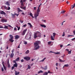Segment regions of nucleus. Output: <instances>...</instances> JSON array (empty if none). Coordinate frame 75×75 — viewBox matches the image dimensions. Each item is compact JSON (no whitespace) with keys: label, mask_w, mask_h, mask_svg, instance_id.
<instances>
[{"label":"nucleus","mask_w":75,"mask_h":75,"mask_svg":"<svg viewBox=\"0 0 75 75\" xmlns=\"http://www.w3.org/2000/svg\"><path fill=\"white\" fill-rule=\"evenodd\" d=\"M4 28H6V29H8V26H5Z\"/></svg>","instance_id":"36"},{"label":"nucleus","mask_w":75,"mask_h":75,"mask_svg":"<svg viewBox=\"0 0 75 75\" xmlns=\"http://www.w3.org/2000/svg\"><path fill=\"white\" fill-rule=\"evenodd\" d=\"M28 50L25 52V54H28Z\"/></svg>","instance_id":"40"},{"label":"nucleus","mask_w":75,"mask_h":75,"mask_svg":"<svg viewBox=\"0 0 75 75\" xmlns=\"http://www.w3.org/2000/svg\"><path fill=\"white\" fill-rule=\"evenodd\" d=\"M20 74L19 71H15V75H18Z\"/></svg>","instance_id":"9"},{"label":"nucleus","mask_w":75,"mask_h":75,"mask_svg":"<svg viewBox=\"0 0 75 75\" xmlns=\"http://www.w3.org/2000/svg\"><path fill=\"white\" fill-rule=\"evenodd\" d=\"M56 35V33H53V36H52V35L51 36V38L52 40H54V38H55V36Z\"/></svg>","instance_id":"4"},{"label":"nucleus","mask_w":75,"mask_h":75,"mask_svg":"<svg viewBox=\"0 0 75 75\" xmlns=\"http://www.w3.org/2000/svg\"><path fill=\"white\" fill-rule=\"evenodd\" d=\"M51 44V42H48V45H50Z\"/></svg>","instance_id":"41"},{"label":"nucleus","mask_w":75,"mask_h":75,"mask_svg":"<svg viewBox=\"0 0 75 75\" xmlns=\"http://www.w3.org/2000/svg\"><path fill=\"white\" fill-rule=\"evenodd\" d=\"M14 67H15L13 66L12 67L11 70H13V69L14 68Z\"/></svg>","instance_id":"50"},{"label":"nucleus","mask_w":75,"mask_h":75,"mask_svg":"<svg viewBox=\"0 0 75 75\" xmlns=\"http://www.w3.org/2000/svg\"><path fill=\"white\" fill-rule=\"evenodd\" d=\"M9 41H10V42H14V40H13V39H9Z\"/></svg>","instance_id":"17"},{"label":"nucleus","mask_w":75,"mask_h":75,"mask_svg":"<svg viewBox=\"0 0 75 75\" xmlns=\"http://www.w3.org/2000/svg\"><path fill=\"white\" fill-rule=\"evenodd\" d=\"M26 0H21L20 3H21V6H20V8L23 10H25V7H24V2H25Z\"/></svg>","instance_id":"3"},{"label":"nucleus","mask_w":75,"mask_h":75,"mask_svg":"<svg viewBox=\"0 0 75 75\" xmlns=\"http://www.w3.org/2000/svg\"><path fill=\"white\" fill-rule=\"evenodd\" d=\"M64 36H65V32H63V33L62 35V37H64Z\"/></svg>","instance_id":"35"},{"label":"nucleus","mask_w":75,"mask_h":75,"mask_svg":"<svg viewBox=\"0 0 75 75\" xmlns=\"http://www.w3.org/2000/svg\"><path fill=\"white\" fill-rule=\"evenodd\" d=\"M24 60H23V59H22L21 60V62H24Z\"/></svg>","instance_id":"54"},{"label":"nucleus","mask_w":75,"mask_h":75,"mask_svg":"<svg viewBox=\"0 0 75 75\" xmlns=\"http://www.w3.org/2000/svg\"><path fill=\"white\" fill-rule=\"evenodd\" d=\"M71 46V45H70V44H68L67 46Z\"/></svg>","instance_id":"62"},{"label":"nucleus","mask_w":75,"mask_h":75,"mask_svg":"<svg viewBox=\"0 0 75 75\" xmlns=\"http://www.w3.org/2000/svg\"><path fill=\"white\" fill-rule=\"evenodd\" d=\"M45 68H44L42 67H41V68H42V69H44V70H46L47 69V66H45Z\"/></svg>","instance_id":"10"},{"label":"nucleus","mask_w":75,"mask_h":75,"mask_svg":"<svg viewBox=\"0 0 75 75\" xmlns=\"http://www.w3.org/2000/svg\"><path fill=\"white\" fill-rule=\"evenodd\" d=\"M29 15H30L31 17H32L33 18H34V16H33V13H29Z\"/></svg>","instance_id":"19"},{"label":"nucleus","mask_w":75,"mask_h":75,"mask_svg":"<svg viewBox=\"0 0 75 75\" xmlns=\"http://www.w3.org/2000/svg\"><path fill=\"white\" fill-rule=\"evenodd\" d=\"M18 65V64H17V63H16L13 65V66L17 68V67Z\"/></svg>","instance_id":"16"},{"label":"nucleus","mask_w":75,"mask_h":75,"mask_svg":"<svg viewBox=\"0 0 75 75\" xmlns=\"http://www.w3.org/2000/svg\"><path fill=\"white\" fill-rule=\"evenodd\" d=\"M15 16H16V15H15V13H14V14H12V18H15Z\"/></svg>","instance_id":"22"},{"label":"nucleus","mask_w":75,"mask_h":75,"mask_svg":"<svg viewBox=\"0 0 75 75\" xmlns=\"http://www.w3.org/2000/svg\"><path fill=\"white\" fill-rule=\"evenodd\" d=\"M24 44H25V45H26L27 44V42L25 41H24Z\"/></svg>","instance_id":"37"},{"label":"nucleus","mask_w":75,"mask_h":75,"mask_svg":"<svg viewBox=\"0 0 75 75\" xmlns=\"http://www.w3.org/2000/svg\"><path fill=\"white\" fill-rule=\"evenodd\" d=\"M39 15V13H35V14L34 15V17H38Z\"/></svg>","instance_id":"7"},{"label":"nucleus","mask_w":75,"mask_h":75,"mask_svg":"<svg viewBox=\"0 0 75 75\" xmlns=\"http://www.w3.org/2000/svg\"><path fill=\"white\" fill-rule=\"evenodd\" d=\"M15 39L16 40V39H18V38H20V36L17 35L15 36Z\"/></svg>","instance_id":"8"},{"label":"nucleus","mask_w":75,"mask_h":75,"mask_svg":"<svg viewBox=\"0 0 75 75\" xmlns=\"http://www.w3.org/2000/svg\"><path fill=\"white\" fill-rule=\"evenodd\" d=\"M16 27H17L18 28V30H20V27H18V26H16Z\"/></svg>","instance_id":"33"},{"label":"nucleus","mask_w":75,"mask_h":75,"mask_svg":"<svg viewBox=\"0 0 75 75\" xmlns=\"http://www.w3.org/2000/svg\"><path fill=\"white\" fill-rule=\"evenodd\" d=\"M34 64V63H32L31 64H30V66L31 67L32 66V65H33Z\"/></svg>","instance_id":"60"},{"label":"nucleus","mask_w":75,"mask_h":75,"mask_svg":"<svg viewBox=\"0 0 75 75\" xmlns=\"http://www.w3.org/2000/svg\"><path fill=\"white\" fill-rule=\"evenodd\" d=\"M55 54H59L60 53L59 52H57L55 53Z\"/></svg>","instance_id":"39"},{"label":"nucleus","mask_w":75,"mask_h":75,"mask_svg":"<svg viewBox=\"0 0 75 75\" xmlns=\"http://www.w3.org/2000/svg\"><path fill=\"white\" fill-rule=\"evenodd\" d=\"M41 33L40 32L37 31L36 33H35L33 36V37L35 39L36 38H37L38 37H41Z\"/></svg>","instance_id":"2"},{"label":"nucleus","mask_w":75,"mask_h":75,"mask_svg":"<svg viewBox=\"0 0 75 75\" xmlns=\"http://www.w3.org/2000/svg\"><path fill=\"white\" fill-rule=\"evenodd\" d=\"M7 64L8 65V68H10V63H9V60L8 61Z\"/></svg>","instance_id":"12"},{"label":"nucleus","mask_w":75,"mask_h":75,"mask_svg":"<svg viewBox=\"0 0 75 75\" xmlns=\"http://www.w3.org/2000/svg\"><path fill=\"white\" fill-rule=\"evenodd\" d=\"M71 51H72V50H70V51H68L69 52H68V54H71Z\"/></svg>","instance_id":"38"},{"label":"nucleus","mask_w":75,"mask_h":75,"mask_svg":"<svg viewBox=\"0 0 75 75\" xmlns=\"http://www.w3.org/2000/svg\"><path fill=\"white\" fill-rule=\"evenodd\" d=\"M3 7L5 9H7V7L6 6H4Z\"/></svg>","instance_id":"44"},{"label":"nucleus","mask_w":75,"mask_h":75,"mask_svg":"<svg viewBox=\"0 0 75 75\" xmlns=\"http://www.w3.org/2000/svg\"><path fill=\"white\" fill-rule=\"evenodd\" d=\"M16 30H17V28H14V30H15V31H16Z\"/></svg>","instance_id":"59"},{"label":"nucleus","mask_w":75,"mask_h":75,"mask_svg":"<svg viewBox=\"0 0 75 75\" xmlns=\"http://www.w3.org/2000/svg\"><path fill=\"white\" fill-rule=\"evenodd\" d=\"M48 73L47 72H45L43 74V75H47Z\"/></svg>","instance_id":"27"},{"label":"nucleus","mask_w":75,"mask_h":75,"mask_svg":"<svg viewBox=\"0 0 75 75\" xmlns=\"http://www.w3.org/2000/svg\"><path fill=\"white\" fill-rule=\"evenodd\" d=\"M40 26L42 27H43L44 28H45L46 27V26L44 25L40 24Z\"/></svg>","instance_id":"20"},{"label":"nucleus","mask_w":75,"mask_h":75,"mask_svg":"<svg viewBox=\"0 0 75 75\" xmlns=\"http://www.w3.org/2000/svg\"><path fill=\"white\" fill-rule=\"evenodd\" d=\"M71 35H68L67 36V37H68V38H69V37H71Z\"/></svg>","instance_id":"61"},{"label":"nucleus","mask_w":75,"mask_h":75,"mask_svg":"<svg viewBox=\"0 0 75 75\" xmlns=\"http://www.w3.org/2000/svg\"><path fill=\"white\" fill-rule=\"evenodd\" d=\"M73 33L74 34V35H75V30H74L73 31Z\"/></svg>","instance_id":"57"},{"label":"nucleus","mask_w":75,"mask_h":75,"mask_svg":"<svg viewBox=\"0 0 75 75\" xmlns=\"http://www.w3.org/2000/svg\"><path fill=\"white\" fill-rule=\"evenodd\" d=\"M26 31H27V29H26L23 32V33L22 34L23 35H24L25 33H26Z\"/></svg>","instance_id":"15"},{"label":"nucleus","mask_w":75,"mask_h":75,"mask_svg":"<svg viewBox=\"0 0 75 75\" xmlns=\"http://www.w3.org/2000/svg\"><path fill=\"white\" fill-rule=\"evenodd\" d=\"M5 4L7 6H10V4L9 3V2L8 1H7L6 2Z\"/></svg>","instance_id":"14"},{"label":"nucleus","mask_w":75,"mask_h":75,"mask_svg":"<svg viewBox=\"0 0 75 75\" xmlns=\"http://www.w3.org/2000/svg\"><path fill=\"white\" fill-rule=\"evenodd\" d=\"M71 6L72 7V8H74L75 7V4H74L73 5H71Z\"/></svg>","instance_id":"29"},{"label":"nucleus","mask_w":75,"mask_h":75,"mask_svg":"<svg viewBox=\"0 0 75 75\" xmlns=\"http://www.w3.org/2000/svg\"><path fill=\"white\" fill-rule=\"evenodd\" d=\"M66 11H62L61 12V13H62V14L64 13H65Z\"/></svg>","instance_id":"34"},{"label":"nucleus","mask_w":75,"mask_h":75,"mask_svg":"<svg viewBox=\"0 0 75 75\" xmlns=\"http://www.w3.org/2000/svg\"><path fill=\"white\" fill-rule=\"evenodd\" d=\"M17 10L18 11V13H19V12H21V11H22V12H23V11L21 10V9H20V8H17Z\"/></svg>","instance_id":"13"},{"label":"nucleus","mask_w":75,"mask_h":75,"mask_svg":"<svg viewBox=\"0 0 75 75\" xmlns=\"http://www.w3.org/2000/svg\"><path fill=\"white\" fill-rule=\"evenodd\" d=\"M43 72L42 70H40V71H38V74H40V73H43Z\"/></svg>","instance_id":"31"},{"label":"nucleus","mask_w":75,"mask_h":75,"mask_svg":"<svg viewBox=\"0 0 75 75\" xmlns=\"http://www.w3.org/2000/svg\"><path fill=\"white\" fill-rule=\"evenodd\" d=\"M27 26V24H25L23 26V27H26Z\"/></svg>","instance_id":"45"},{"label":"nucleus","mask_w":75,"mask_h":75,"mask_svg":"<svg viewBox=\"0 0 75 75\" xmlns=\"http://www.w3.org/2000/svg\"><path fill=\"white\" fill-rule=\"evenodd\" d=\"M13 56H14V53H11V58H13Z\"/></svg>","instance_id":"24"},{"label":"nucleus","mask_w":75,"mask_h":75,"mask_svg":"<svg viewBox=\"0 0 75 75\" xmlns=\"http://www.w3.org/2000/svg\"><path fill=\"white\" fill-rule=\"evenodd\" d=\"M15 15H16V16L17 17H18V15H19V13H18V14H17L16 13H15Z\"/></svg>","instance_id":"47"},{"label":"nucleus","mask_w":75,"mask_h":75,"mask_svg":"<svg viewBox=\"0 0 75 75\" xmlns=\"http://www.w3.org/2000/svg\"><path fill=\"white\" fill-rule=\"evenodd\" d=\"M64 66L65 67H69V65L68 64H65L64 65Z\"/></svg>","instance_id":"30"},{"label":"nucleus","mask_w":75,"mask_h":75,"mask_svg":"<svg viewBox=\"0 0 75 75\" xmlns=\"http://www.w3.org/2000/svg\"><path fill=\"white\" fill-rule=\"evenodd\" d=\"M31 68L30 67V65H28V69H30Z\"/></svg>","instance_id":"55"},{"label":"nucleus","mask_w":75,"mask_h":75,"mask_svg":"<svg viewBox=\"0 0 75 75\" xmlns=\"http://www.w3.org/2000/svg\"><path fill=\"white\" fill-rule=\"evenodd\" d=\"M9 37L10 38V39H13V36L11 35H9Z\"/></svg>","instance_id":"21"},{"label":"nucleus","mask_w":75,"mask_h":75,"mask_svg":"<svg viewBox=\"0 0 75 75\" xmlns=\"http://www.w3.org/2000/svg\"><path fill=\"white\" fill-rule=\"evenodd\" d=\"M14 49H13L12 51V54H14L13 52H14Z\"/></svg>","instance_id":"46"},{"label":"nucleus","mask_w":75,"mask_h":75,"mask_svg":"<svg viewBox=\"0 0 75 75\" xmlns=\"http://www.w3.org/2000/svg\"><path fill=\"white\" fill-rule=\"evenodd\" d=\"M40 44H41V41H38L35 42L34 43V47L35 48V50H36L39 49V48H40V47L38 45Z\"/></svg>","instance_id":"1"},{"label":"nucleus","mask_w":75,"mask_h":75,"mask_svg":"<svg viewBox=\"0 0 75 75\" xmlns=\"http://www.w3.org/2000/svg\"><path fill=\"white\" fill-rule=\"evenodd\" d=\"M46 59V57H45L44 58V59H42V60L40 61V62H43V61H44V60Z\"/></svg>","instance_id":"28"},{"label":"nucleus","mask_w":75,"mask_h":75,"mask_svg":"<svg viewBox=\"0 0 75 75\" xmlns=\"http://www.w3.org/2000/svg\"><path fill=\"white\" fill-rule=\"evenodd\" d=\"M28 25H30V28H32L33 25H31V24L30 23H28Z\"/></svg>","instance_id":"23"},{"label":"nucleus","mask_w":75,"mask_h":75,"mask_svg":"<svg viewBox=\"0 0 75 75\" xmlns=\"http://www.w3.org/2000/svg\"><path fill=\"white\" fill-rule=\"evenodd\" d=\"M21 14L22 15H23V16H24V15L25 14V13H24V12H22L21 13Z\"/></svg>","instance_id":"53"},{"label":"nucleus","mask_w":75,"mask_h":75,"mask_svg":"<svg viewBox=\"0 0 75 75\" xmlns=\"http://www.w3.org/2000/svg\"><path fill=\"white\" fill-rule=\"evenodd\" d=\"M0 13L1 14H3L4 15V16H5L6 14V13L3 11H1Z\"/></svg>","instance_id":"6"},{"label":"nucleus","mask_w":75,"mask_h":75,"mask_svg":"<svg viewBox=\"0 0 75 75\" xmlns=\"http://www.w3.org/2000/svg\"><path fill=\"white\" fill-rule=\"evenodd\" d=\"M16 61L18 62V61L20 60V58L18 57L16 59Z\"/></svg>","instance_id":"26"},{"label":"nucleus","mask_w":75,"mask_h":75,"mask_svg":"<svg viewBox=\"0 0 75 75\" xmlns=\"http://www.w3.org/2000/svg\"><path fill=\"white\" fill-rule=\"evenodd\" d=\"M59 61H60V62H65V60H61L60 59H59Z\"/></svg>","instance_id":"25"},{"label":"nucleus","mask_w":75,"mask_h":75,"mask_svg":"<svg viewBox=\"0 0 75 75\" xmlns=\"http://www.w3.org/2000/svg\"><path fill=\"white\" fill-rule=\"evenodd\" d=\"M7 10H10V7L9 6Z\"/></svg>","instance_id":"48"},{"label":"nucleus","mask_w":75,"mask_h":75,"mask_svg":"<svg viewBox=\"0 0 75 75\" xmlns=\"http://www.w3.org/2000/svg\"><path fill=\"white\" fill-rule=\"evenodd\" d=\"M1 69L2 72H3V71H4V69H3V68L2 67H1Z\"/></svg>","instance_id":"42"},{"label":"nucleus","mask_w":75,"mask_h":75,"mask_svg":"<svg viewBox=\"0 0 75 75\" xmlns=\"http://www.w3.org/2000/svg\"><path fill=\"white\" fill-rule=\"evenodd\" d=\"M24 59H25L26 61H28V57H24Z\"/></svg>","instance_id":"11"},{"label":"nucleus","mask_w":75,"mask_h":75,"mask_svg":"<svg viewBox=\"0 0 75 75\" xmlns=\"http://www.w3.org/2000/svg\"><path fill=\"white\" fill-rule=\"evenodd\" d=\"M75 40V38H74L72 39H71V40H72V41H74V40Z\"/></svg>","instance_id":"52"},{"label":"nucleus","mask_w":75,"mask_h":75,"mask_svg":"<svg viewBox=\"0 0 75 75\" xmlns=\"http://www.w3.org/2000/svg\"><path fill=\"white\" fill-rule=\"evenodd\" d=\"M61 48H62V47H63V45H60V46Z\"/></svg>","instance_id":"64"},{"label":"nucleus","mask_w":75,"mask_h":75,"mask_svg":"<svg viewBox=\"0 0 75 75\" xmlns=\"http://www.w3.org/2000/svg\"><path fill=\"white\" fill-rule=\"evenodd\" d=\"M40 8H38V9L37 10V13H39V12H40Z\"/></svg>","instance_id":"32"},{"label":"nucleus","mask_w":75,"mask_h":75,"mask_svg":"<svg viewBox=\"0 0 75 75\" xmlns=\"http://www.w3.org/2000/svg\"><path fill=\"white\" fill-rule=\"evenodd\" d=\"M66 51H69V50H68V49H66Z\"/></svg>","instance_id":"63"},{"label":"nucleus","mask_w":75,"mask_h":75,"mask_svg":"<svg viewBox=\"0 0 75 75\" xmlns=\"http://www.w3.org/2000/svg\"><path fill=\"white\" fill-rule=\"evenodd\" d=\"M34 10H36V7H34Z\"/></svg>","instance_id":"58"},{"label":"nucleus","mask_w":75,"mask_h":75,"mask_svg":"<svg viewBox=\"0 0 75 75\" xmlns=\"http://www.w3.org/2000/svg\"><path fill=\"white\" fill-rule=\"evenodd\" d=\"M3 67H4V70H5V71H6V70H7V68H6V67L4 65V64H3Z\"/></svg>","instance_id":"18"},{"label":"nucleus","mask_w":75,"mask_h":75,"mask_svg":"<svg viewBox=\"0 0 75 75\" xmlns=\"http://www.w3.org/2000/svg\"><path fill=\"white\" fill-rule=\"evenodd\" d=\"M16 60H14L13 61V63H15V64H16V63H16Z\"/></svg>","instance_id":"49"},{"label":"nucleus","mask_w":75,"mask_h":75,"mask_svg":"<svg viewBox=\"0 0 75 75\" xmlns=\"http://www.w3.org/2000/svg\"><path fill=\"white\" fill-rule=\"evenodd\" d=\"M58 63H57L55 65L56 66H58Z\"/></svg>","instance_id":"56"},{"label":"nucleus","mask_w":75,"mask_h":75,"mask_svg":"<svg viewBox=\"0 0 75 75\" xmlns=\"http://www.w3.org/2000/svg\"><path fill=\"white\" fill-rule=\"evenodd\" d=\"M65 21H63L62 23V25H63V24H64V22H65Z\"/></svg>","instance_id":"51"},{"label":"nucleus","mask_w":75,"mask_h":75,"mask_svg":"<svg viewBox=\"0 0 75 75\" xmlns=\"http://www.w3.org/2000/svg\"><path fill=\"white\" fill-rule=\"evenodd\" d=\"M31 38V34H30V36H29V39H30Z\"/></svg>","instance_id":"43"},{"label":"nucleus","mask_w":75,"mask_h":75,"mask_svg":"<svg viewBox=\"0 0 75 75\" xmlns=\"http://www.w3.org/2000/svg\"><path fill=\"white\" fill-rule=\"evenodd\" d=\"M1 22H2V23H4V22H7V20L4 19V18H2L1 19Z\"/></svg>","instance_id":"5"}]
</instances>
